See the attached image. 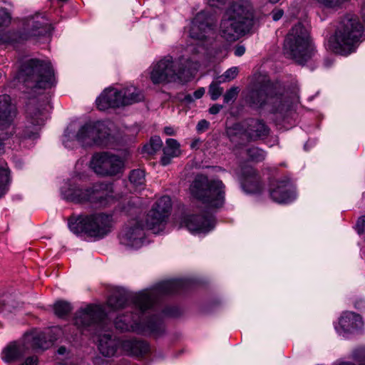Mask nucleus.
Returning <instances> with one entry per match:
<instances>
[{"label":"nucleus","mask_w":365,"mask_h":365,"mask_svg":"<svg viewBox=\"0 0 365 365\" xmlns=\"http://www.w3.org/2000/svg\"><path fill=\"white\" fill-rule=\"evenodd\" d=\"M187 283L185 279H170L134 294L123 288L115 289L108 298L107 306L113 310L130 307L137 312L116 317L114 321L115 328L138 334H160L164 330L162 319L153 315L144 321L143 315L153 307L159 297L177 292L185 288Z\"/></svg>","instance_id":"obj_1"},{"label":"nucleus","mask_w":365,"mask_h":365,"mask_svg":"<svg viewBox=\"0 0 365 365\" xmlns=\"http://www.w3.org/2000/svg\"><path fill=\"white\" fill-rule=\"evenodd\" d=\"M199 63L197 61L180 58L174 60L170 56H166L150 68V79L153 84H167L170 83H182L187 74L197 71Z\"/></svg>","instance_id":"obj_2"},{"label":"nucleus","mask_w":365,"mask_h":365,"mask_svg":"<svg viewBox=\"0 0 365 365\" xmlns=\"http://www.w3.org/2000/svg\"><path fill=\"white\" fill-rule=\"evenodd\" d=\"M113 127L110 121H89L80 128L76 135L68 128L63 136V143L67 148H73L76 142L83 146H107L112 138Z\"/></svg>","instance_id":"obj_3"},{"label":"nucleus","mask_w":365,"mask_h":365,"mask_svg":"<svg viewBox=\"0 0 365 365\" xmlns=\"http://www.w3.org/2000/svg\"><path fill=\"white\" fill-rule=\"evenodd\" d=\"M363 26L358 17L346 14L340 21L335 34L329 40V47L333 52L346 56L354 51L361 41Z\"/></svg>","instance_id":"obj_4"},{"label":"nucleus","mask_w":365,"mask_h":365,"mask_svg":"<svg viewBox=\"0 0 365 365\" xmlns=\"http://www.w3.org/2000/svg\"><path fill=\"white\" fill-rule=\"evenodd\" d=\"M252 21L253 14L249 6L232 4L221 20L220 34L228 41H235L249 31Z\"/></svg>","instance_id":"obj_5"},{"label":"nucleus","mask_w":365,"mask_h":365,"mask_svg":"<svg viewBox=\"0 0 365 365\" xmlns=\"http://www.w3.org/2000/svg\"><path fill=\"white\" fill-rule=\"evenodd\" d=\"M247 101L257 108L268 105L271 112L279 113L287 111L290 106L284 89L277 88L268 81L255 83L247 96Z\"/></svg>","instance_id":"obj_6"},{"label":"nucleus","mask_w":365,"mask_h":365,"mask_svg":"<svg viewBox=\"0 0 365 365\" xmlns=\"http://www.w3.org/2000/svg\"><path fill=\"white\" fill-rule=\"evenodd\" d=\"M284 51L299 64L305 63L314 56V48L309 31L302 24L293 26L287 35Z\"/></svg>","instance_id":"obj_7"},{"label":"nucleus","mask_w":365,"mask_h":365,"mask_svg":"<svg viewBox=\"0 0 365 365\" xmlns=\"http://www.w3.org/2000/svg\"><path fill=\"white\" fill-rule=\"evenodd\" d=\"M113 217L104 213L89 215L71 216L68 227L74 234L86 233L91 237L102 238L112 229Z\"/></svg>","instance_id":"obj_8"},{"label":"nucleus","mask_w":365,"mask_h":365,"mask_svg":"<svg viewBox=\"0 0 365 365\" xmlns=\"http://www.w3.org/2000/svg\"><path fill=\"white\" fill-rule=\"evenodd\" d=\"M19 81L29 88H49L55 84L53 71L49 62L31 59L25 62L19 73Z\"/></svg>","instance_id":"obj_9"},{"label":"nucleus","mask_w":365,"mask_h":365,"mask_svg":"<svg viewBox=\"0 0 365 365\" xmlns=\"http://www.w3.org/2000/svg\"><path fill=\"white\" fill-rule=\"evenodd\" d=\"M65 197L79 203L90 202L96 206L105 207L113 201V190L111 184L96 182L91 187L68 188L62 190Z\"/></svg>","instance_id":"obj_10"},{"label":"nucleus","mask_w":365,"mask_h":365,"mask_svg":"<svg viewBox=\"0 0 365 365\" xmlns=\"http://www.w3.org/2000/svg\"><path fill=\"white\" fill-rule=\"evenodd\" d=\"M226 134L230 142L237 147L245 143L265 139L269 134V128L262 120L250 119L228 127Z\"/></svg>","instance_id":"obj_11"},{"label":"nucleus","mask_w":365,"mask_h":365,"mask_svg":"<svg viewBox=\"0 0 365 365\" xmlns=\"http://www.w3.org/2000/svg\"><path fill=\"white\" fill-rule=\"evenodd\" d=\"M225 185L220 180H195L190 186L192 195L209 207L217 208L225 202Z\"/></svg>","instance_id":"obj_12"},{"label":"nucleus","mask_w":365,"mask_h":365,"mask_svg":"<svg viewBox=\"0 0 365 365\" xmlns=\"http://www.w3.org/2000/svg\"><path fill=\"white\" fill-rule=\"evenodd\" d=\"M172 201L169 196H163L153 205L146 217L145 226L155 234L163 232L170 215Z\"/></svg>","instance_id":"obj_13"},{"label":"nucleus","mask_w":365,"mask_h":365,"mask_svg":"<svg viewBox=\"0 0 365 365\" xmlns=\"http://www.w3.org/2000/svg\"><path fill=\"white\" fill-rule=\"evenodd\" d=\"M91 168L101 176H113L120 173L123 162L121 158L109 152L98 153L93 155Z\"/></svg>","instance_id":"obj_14"},{"label":"nucleus","mask_w":365,"mask_h":365,"mask_svg":"<svg viewBox=\"0 0 365 365\" xmlns=\"http://www.w3.org/2000/svg\"><path fill=\"white\" fill-rule=\"evenodd\" d=\"M106 316L105 309L102 307L89 304L76 312L73 323L80 330H84L93 325L101 327L105 324Z\"/></svg>","instance_id":"obj_15"},{"label":"nucleus","mask_w":365,"mask_h":365,"mask_svg":"<svg viewBox=\"0 0 365 365\" xmlns=\"http://www.w3.org/2000/svg\"><path fill=\"white\" fill-rule=\"evenodd\" d=\"M120 243L132 249L141 247L145 240V225L138 219H133L125 224L119 235Z\"/></svg>","instance_id":"obj_16"},{"label":"nucleus","mask_w":365,"mask_h":365,"mask_svg":"<svg viewBox=\"0 0 365 365\" xmlns=\"http://www.w3.org/2000/svg\"><path fill=\"white\" fill-rule=\"evenodd\" d=\"M15 116L16 108L10 103L9 96H2L0 99V153L4 150L2 141L14 133L13 121Z\"/></svg>","instance_id":"obj_17"},{"label":"nucleus","mask_w":365,"mask_h":365,"mask_svg":"<svg viewBox=\"0 0 365 365\" xmlns=\"http://www.w3.org/2000/svg\"><path fill=\"white\" fill-rule=\"evenodd\" d=\"M335 329L340 335L347 336L349 334L361 333L364 329L363 317L354 312H342L338 320Z\"/></svg>","instance_id":"obj_18"},{"label":"nucleus","mask_w":365,"mask_h":365,"mask_svg":"<svg viewBox=\"0 0 365 365\" xmlns=\"http://www.w3.org/2000/svg\"><path fill=\"white\" fill-rule=\"evenodd\" d=\"M27 123L23 131L24 138H36L40 127L43 125L47 118V113L43 109L30 103L26 108Z\"/></svg>","instance_id":"obj_19"},{"label":"nucleus","mask_w":365,"mask_h":365,"mask_svg":"<svg viewBox=\"0 0 365 365\" xmlns=\"http://www.w3.org/2000/svg\"><path fill=\"white\" fill-rule=\"evenodd\" d=\"M269 194L272 200L277 203H289L296 198L294 186L287 178L274 182Z\"/></svg>","instance_id":"obj_20"},{"label":"nucleus","mask_w":365,"mask_h":365,"mask_svg":"<svg viewBox=\"0 0 365 365\" xmlns=\"http://www.w3.org/2000/svg\"><path fill=\"white\" fill-rule=\"evenodd\" d=\"M190 36L193 39L204 40L214 34V26L204 11L199 12L191 22Z\"/></svg>","instance_id":"obj_21"},{"label":"nucleus","mask_w":365,"mask_h":365,"mask_svg":"<svg viewBox=\"0 0 365 365\" xmlns=\"http://www.w3.org/2000/svg\"><path fill=\"white\" fill-rule=\"evenodd\" d=\"M180 226L192 233H207L213 229L215 218L212 215H185L181 220Z\"/></svg>","instance_id":"obj_22"},{"label":"nucleus","mask_w":365,"mask_h":365,"mask_svg":"<svg viewBox=\"0 0 365 365\" xmlns=\"http://www.w3.org/2000/svg\"><path fill=\"white\" fill-rule=\"evenodd\" d=\"M25 37L24 39H28L31 37H38L46 36L50 31V27L46 21V19L37 14L26 19L25 24Z\"/></svg>","instance_id":"obj_23"},{"label":"nucleus","mask_w":365,"mask_h":365,"mask_svg":"<svg viewBox=\"0 0 365 365\" xmlns=\"http://www.w3.org/2000/svg\"><path fill=\"white\" fill-rule=\"evenodd\" d=\"M122 93L115 88H107L96 99V105L99 110H105L108 108L123 106Z\"/></svg>","instance_id":"obj_24"},{"label":"nucleus","mask_w":365,"mask_h":365,"mask_svg":"<svg viewBox=\"0 0 365 365\" xmlns=\"http://www.w3.org/2000/svg\"><path fill=\"white\" fill-rule=\"evenodd\" d=\"M121 343L110 334H100L98 339V349L105 357L114 356Z\"/></svg>","instance_id":"obj_25"},{"label":"nucleus","mask_w":365,"mask_h":365,"mask_svg":"<svg viewBox=\"0 0 365 365\" xmlns=\"http://www.w3.org/2000/svg\"><path fill=\"white\" fill-rule=\"evenodd\" d=\"M241 184L243 190L247 192L254 193L261 190L260 178L252 168H246L244 170Z\"/></svg>","instance_id":"obj_26"},{"label":"nucleus","mask_w":365,"mask_h":365,"mask_svg":"<svg viewBox=\"0 0 365 365\" xmlns=\"http://www.w3.org/2000/svg\"><path fill=\"white\" fill-rule=\"evenodd\" d=\"M26 349L23 343L11 342L3 349L1 359L7 363L16 361L25 356Z\"/></svg>","instance_id":"obj_27"},{"label":"nucleus","mask_w":365,"mask_h":365,"mask_svg":"<svg viewBox=\"0 0 365 365\" xmlns=\"http://www.w3.org/2000/svg\"><path fill=\"white\" fill-rule=\"evenodd\" d=\"M121 347L128 355L139 356L149 351L148 344L143 341L127 339L121 342Z\"/></svg>","instance_id":"obj_28"},{"label":"nucleus","mask_w":365,"mask_h":365,"mask_svg":"<svg viewBox=\"0 0 365 365\" xmlns=\"http://www.w3.org/2000/svg\"><path fill=\"white\" fill-rule=\"evenodd\" d=\"M181 153L179 143L173 138L166 140V145L163 148V155L161 158V163L163 165H168L171 159L179 156Z\"/></svg>","instance_id":"obj_29"},{"label":"nucleus","mask_w":365,"mask_h":365,"mask_svg":"<svg viewBox=\"0 0 365 365\" xmlns=\"http://www.w3.org/2000/svg\"><path fill=\"white\" fill-rule=\"evenodd\" d=\"M122 93L123 106L130 105L144 99L143 93L135 86H130L120 91Z\"/></svg>","instance_id":"obj_30"},{"label":"nucleus","mask_w":365,"mask_h":365,"mask_svg":"<svg viewBox=\"0 0 365 365\" xmlns=\"http://www.w3.org/2000/svg\"><path fill=\"white\" fill-rule=\"evenodd\" d=\"M9 182V170L4 162L0 163V198L8 190L7 184Z\"/></svg>","instance_id":"obj_31"},{"label":"nucleus","mask_w":365,"mask_h":365,"mask_svg":"<svg viewBox=\"0 0 365 365\" xmlns=\"http://www.w3.org/2000/svg\"><path fill=\"white\" fill-rule=\"evenodd\" d=\"M72 307L70 303L65 301H58L53 305L54 313L58 317H63L68 314Z\"/></svg>","instance_id":"obj_32"},{"label":"nucleus","mask_w":365,"mask_h":365,"mask_svg":"<svg viewBox=\"0 0 365 365\" xmlns=\"http://www.w3.org/2000/svg\"><path fill=\"white\" fill-rule=\"evenodd\" d=\"M130 182L135 187H141L145 183L144 171L140 169L131 171L129 176Z\"/></svg>","instance_id":"obj_33"},{"label":"nucleus","mask_w":365,"mask_h":365,"mask_svg":"<svg viewBox=\"0 0 365 365\" xmlns=\"http://www.w3.org/2000/svg\"><path fill=\"white\" fill-rule=\"evenodd\" d=\"M247 153L250 159L255 162H261L264 160L266 156L265 152L257 147H252L247 149Z\"/></svg>","instance_id":"obj_34"},{"label":"nucleus","mask_w":365,"mask_h":365,"mask_svg":"<svg viewBox=\"0 0 365 365\" xmlns=\"http://www.w3.org/2000/svg\"><path fill=\"white\" fill-rule=\"evenodd\" d=\"M163 145V142L161 139L158 137L155 136L150 139V145H146L144 147L145 151L148 152L149 154H153L157 150H160V148Z\"/></svg>","instance_id":"obj_35"},{"label":"nucleus","mask_w":365,"mask_h":365,"mask_svg":"<svg viewBox=\"0 0 365 365\" xmlns=\"http://www.w3.org/2000/svg\"><path fill=\"white\" fill-rule=\"evenodd\" d=\"M351 358L359 364L365 365V347L360 346L354 349L351 353Z\"/></svg>","instance_id":"obj_36"},{"label":"nucleus","mask_w":365,"mask_h":365,"mask_svg":"<svg viewBox=\"0 0 365 365\" xmlns=\"http://www.w3.org/2000/svg\"><path fill=\"white\" fill-rule=\"evenodd\" d=\"M223 88L216 83H212L209 86L208 93L212 101L217 100L222 93Z\"/></svg>","instance_id":"obj_37"},{"label":"nucleus","mask_w":365,"mask_h":365,"mask_svg":"<svg viewBox=\"0 0 365 365\" xmlns=\"http://www.w3.org/2000/svg\"><path fill=\"white\" fill-rule=\"evenodd\" d=\"M11 22V16L4 9H0V31L7 27Z\"/></svg>","instance_id":"obj_38"},{"label":"nucleus","mask_w":365,"mask_h":365,"mask_svg":"<svg viewBox=\"0 0 365 365\" xmlns=\"http://www.w3.org/2000/svg\"><path fill=\"white\" fill-rule=\"evenodd\" d=\"M239 88L237 87H232L230 89L227 91L224 95V102L229 103L230 102L234 101L238 95Z\"/></svg>","instance_id":"obj_39"},{"label":"nucleus","mask_w":365,"mask_h":365,"mask_svg":"<svg viewBox=\"0 0 365 365\" xmlns=\"http://www.w3.org/2000/svg\"><path fill=\"white\" fill-rule=\"evenodd\" d=\"M238 73V68L237 67H232L227 69L220 78H222L223 81H230L236 78Z\"/></svg>","instance_id":"obj_40"},{"label":"nucleus","mask_w":365,"mask_h":365,"mask_svg":"<svg viewBox=\"0 0 365 365\" xmlns=\"http://www.w3.org/2000/svg\"><path fill=\"white\" fill-rule=\"evenodd\" d=\"M346 0H319L320 3H322L328 8H338Z\"/></svg>","instance_id":"obj_41"},{"label":"nucleus","mask_w":365,"mask_h":365,"mask_svg":"<svg viewBox=\"0 0 365 365\" xmlns=\"http://www.w3.org/2000/svg\"><path fill=\"white\" fill-rule=\"evenodd\" d=\"M356 229L359 235L365 234V216L360 217L356 225Z\"/></svg>","instance_id":"obj_42"},{"label":"nucleus","mask_w":365,"mask_h":365,"mask_svg":"<svg viewBox=\"0 0 365 365\" xmlns=\"http://www.w3.org/2000/svg\"><path fill=\"white\" fill-rule=\"evenodd\" d=\"M38 359L36 356H28L19 365H38Z\"/></svg>","instance_id":"obj_43"},{"label":"nucleus","mask_w":365,"mask_h":365,"mask_svg":"<svg viewBox=\"0 0 365 365\" xmlns=\"http://www.w3.org/2000/svg\"><path fill=\"white\" fill-rule=\"evenodd\" d=\"M209 125V122L203 119L198 122L196 129L198 132H204L208 129Z\"/></svg>","instance_id":"obj_44"},{"label":"nucleus","mask_w":365,"mask_h":365,"mask_svg":"<svg viewBox=\"0 0 365 365\" xmlns=\"http://www.w3.org/2000/svg\"><path fill=\"white\" fill-rule=\"evenodd\" d=\"M284 14V11L282 9H275L272 12V19L274 21L279 20Z\"/></svg>","instance_id":"obj_45"},{"label":"nucleus","mask_w":365,"mask_h":365,"mask_svg":"<svg viewBox=\"0 0 365 365\" xmlns=\"http://www.w3.org/2000/svg\"><path fill=\"white\" fill-rule=\"evenodd\" d=\"M222 108V105L215 104L209 108V112L210 114L215 115L217 114Z\"/></svg>","instance_id":"obj_46"},{"label":"nucleus","mask_w":365,"mask_h":365,"mask_svg":"<svg viewBox=\"0 0 365 365\" xmlns=\"http://www.w3.org/2000/svg\"><path fill=\"white\" fill-rule=\"evenodd\" d=\"M226 0H207L210 6L220 7L225 3Z\"/></svg>","instance_id":"obj_47"},{"label":"nucleus","mask_w":365,"mask_h":365,"mask_svg":"<svg viewBox=\"0 0 365 365\" xmlns=\"http://www.w3.org/2000/svg\"><path fill=\"white\" fill-rule=\"evenodd\" d=\"M245 53V47L242 45H237L235 48V55L242 56Z\"/></svg>","instance_id":"obj_48"},{"label":"nucleus","mask_w":365,"mask_h":365,"mask_svg":"<svg viewBox=\"0 0 365 365\" xmlns=\"http://www.w3.org/2000/svg\"><path fill=\"white\" fill-rule=\"evenodd\" d=\"M205 90L204 88H198L197 90H196L194 93H193V96L195 98V99H200L201 98L203 95L205 94Z\"/></svg>","instance_id":"obj_49"},{"label":"nucleus","mask_w":365,"mask_h":365,"mask_svg":"<svg viewBox=\"0 0 365 365\" xmlns=\"http://www.w3.org/2000/svg\"><path fill=\"white\" fill-rule=\"evenodd\" d=\"M354 307L357 309H362L365 307V302L364 300L356 302L354 304Z\"/></svg>","instance_id":"obj_50"},{"label":"nucleus","mask_w":365,"mask_h":365,"mask_svg":"<svg viewBox=\"0 0 365 365\" xmlns=\"http://www.w3.org/2000/svg\"><path fill=\"white\" fill-rule=\"evenodd\" d=\"M332 365H354V364L351 362H349V361L337 360V361H334Z\"/></svg>","instance_id":"obj_51"},{"label":"nucleus","mask_w":365,"mask_h":365,"mask_svg":"<svg viewBox=\"0 0 365 365\" xmlns=\"http://www.w3.org/2000/svg\"><path fill=\"white\" fill-rule=\"evenodd\" d=\"M164 131L165 134L168 135H175V130L172 127H165L164 129Z\"/></svg>","instance_id":"obj_52"},{"label":"nucleus","mask_w":365,"mask_h":365,"mask_svg":"<svg viewBox=\"0 0 365 365\" xmlns=\"http://www.w3.org/2000/svg\"><path fill=\"white\" fill-rule=\"evenodd\" d=\"M163 314L165 316L174 317L175 314L173 312V309H166L163 311Z\"/></svg>","instance_id":"obj_53"},{"label":"nucleus","mask_w":365,"mask_h":365,"mask_svg":"<svg viewBox=\"0 0 365 365\" xmlns=\"http://www.w3.org/2000/svg\"><path fill=\"white\" fill-rule=\"evenodd\" d=\"M185 100L187 101V102H193L195 99L193 96V95H191V94H187V96H185Z\"/></svg>","instance_id":"obj_54"},{"label":"nucleus","mask_w":365,"mask_h":365,"mask_svg":"<svg viewBox=\"0 0 365 365\" xmlns=\"http://www.w3.org/2000/svg\"><path fill=\"white\" fill-rule=\"evenodd\" d=\"M35 344L37 345L41 349H46L48 345L46 344V342L45 341L44 344H38L37 342H35Z\"/></svg>","instance_id":"obj_55"},{"label":"nucleus","mask_w":365,"mask_h":365,"mask_svg":"<svg viewBox=\"0 0 365 365\" xmlns=\"http://www.w3.org/2000/svg\"><path fill=\"white\" fill-rule=\"evenodd\" d=\"M65 351H66V348L65 347H60L58 349V353L60 354H63L65 352Z\"/></svg>","instance_id":"obj_56"},{"label":"nucleus","mask_w":365,"mask_h":365,"mask_svg":"<svg viewBox=\"0 0 365 365\" xmlns=\"http://www.w3.org/2000/svg\"><path fill=\"white\" fill-rule=\"evenodd\" d=\"M269 2L272 3V4H276L277 2H279L280 0H268Z\"/></svg>","instance_id":"obj_57"},{"label":"nucleus","mask_w":365,"mask_h":365,"mask_svg":"<svg viewBox=\"0 0 365 365\" xmlns=\"http://www.w3.org/2000/svg\"><path fill=\"white\" fill-rule=\"evenodd\" d=\"M3 307H4V304H0V313L3 312V311H4Z\"/></svg>","instance_id":"obj_58"},{"label":"nucleus","mask_w":365,"mask_h":365,"mask_svg":"<svg viewBox=\"0 0 365 365\" xmlns=\"http://www.w3.org/2000/svg\"><path fill=\"white\" fill-rule=\"evenodd\" d=\"M325 63L328 66H330L331 64V61L329 62L328 60H326L325 61Z\"/></svg>","instance_id":"obj_59"},{"label":"nucleus","mask_w":365,"mask_h":365,"mask_svg":"<svg viewBox=\"0 0 365 365\" xmlns=\"http://www.w3.org/2000/svg\"><path fill=\"white\" fill-rule=\"evenodd\" d=\"M197 143V141H196V142L193 143L192 144V147H194L195 145H196Z\"/></svg>","instance_id":"obj_60"}]
</instances>
